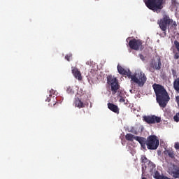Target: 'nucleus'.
<instances>
[{
	"label": "nucleus",
	"instance_id": "1",
	"mask_svg": "<svg viewBox=\"0 0 179 179\" xmlns=\"http://www.w3.org/2000/svg\"><path fill=\"white\" fill-rule=\"evenodd\" d=\"M152 87L157 97V103H159L160 107L164 108L167 106V103L170 101V96H169V93H167L164 87L159 84H154Z\"/></svg>",
	"mask_w": 179,
	"mask_h": 179
},
{
	"label": "nucleus",
	"instance_id": "2",
	"mask_svg": "<svg viewBox=\"0 0 179 179\" xmlns=\"http://www.w3.org/2000/svg\"><path fill=\"white\" fill-rule=\"evenodd\" d=\"M137 142L140 143L141 148L145 150H146V146L149 150H156L159 148V145H160V141L157 139V136L155 135L149 136L147 139L143 137H137Z\"/></svg>",
	"mask_w": 179,
	"mask_h": 179
},
{
	"label": "nucleus",
	"instance_id": "3",
	"mask_svg": "<svg viewBox=\"0 0 179 179\" xmlns=\"http://www.w3.org/2000/svg\"><path fill=\"white\" fill-rule=\"evenodd\" d=\"M157 24H159V29H161L162 31H164V33L167 31V29L170 27V24L171 29H176V27H177V22L171 19L169 15H164L162 19L157 21Z\"/></svg>",
	"mask_w": 179,
	"mask_h": 179
},
{
	"label": "nucleus",
	"instance_id": "4",
	"mask_svg": "<svg viewBox=\"0 0 179 179\" xmlns=\"http://www.w3.org/2000/svg\"><path fill=\"white\" fill-rule=\"evenodd\" d=\"M129 79H131V83L138 85L139 87H143L145 83H146V80H148L146 75H145V73L143 71H140L139 73L133 75L131 74Z\"/></svg>",
	"mask_w": 179,
	"mask_h": 179
},
{
	"label": "nucleus",
	"instance_id": "5",
	"mask_svg": "<svg viewBox=\"0 0 179 179\" xmlns=\"http://www.w3.org/2000/svg\"><path fill=\"white\" fill-rule=\"evenodd\" d=\"M145 6L151 10H159L163 9V0H144Z\"/></svg>",
	"mask_w": 179,
	"mask_h": 179
},
{
	"label": "nucleus",
	"instance_id": "6",
	"mask_svg": "<svg viewBox=\"0 0 179 179\" xmlns=\"http://www.w3.org/2000/svg\"><path fill=\"white\" fill-rule=\"evenodd\" d=\"M147 69L152 73H155V71H160L162 69V59L159 57L152 59Z\"/></svg>",
	"mask_w": 179,
	"mask_h": 179
},
{
	"label": "nucleus",
	"instance_id": "7",
	"mask_svg": "<svg viewBox=\"0 0 179 179\" xmlns=\"http://www.w3.org/2000/svg\"><path fill=\"white\" fill-rule=\"evenodd\" d=\"M107 83L111 87L112 94H115L118 89H120V84H118V80H117V78H115L111 75L108 76Z\"/></svg>",
	"mask_w": 179,
	"mask_h": 179
},
{
	"label": "nucleus",
	"instance_id": "8",
	"mask_svg": "<svg viewBox=\"0 0 179 179\" xmlns=\"http://www.w3.org/2000/svg\"><path fill=\"white\" fill-rule=\"evenodd\" d=\"M129 47L135 51L139 50L140 48L141 50H143V48H142V41L139 39L134 38L130 40L129 42Z\"/></svg>",
	"mask_w": 179,
	"mask_h": 179
},
{
	"label": "nucleus",
	"instance_id": "9",
	"mask_svg": "<svg viewBox=\"0 0 179 179\" xmlns=\"http://www.w3.org/2000/svg\"><path fill=\"white\" fill-rule=\"evenodd\" d=\"M143 121L147 124H159L162 122V117L156 115L143 116Z\"/></svg>",
	"mask_w": 179,
	"mask_h": 179
},
{
	"label": "nucleus",
	"instance_id": "10",
	"mask_svg": "<svg viewBox=\"0 0 179 179\" xmlns=\"http://www.w3.org/2000/svg\"><path fill=\"white\" fill-rule=\"evenodd\" d=\"M169 174L173 178H179V166L177 165H172L169 169Z\"/></svg>",
	"mask_w": 179,
	"mask_h": 179
},
{
	"label": "nucleus",
	"instance_id": "11",
	"mask_svg": "<svg viewBox=\"0 0 179 179\" xmlns=\"http://www.w3.org/2000/svg\"><path fill=\"white\" fill-rule=\"evenodd\" d=\"M117 71L120 75H125L129 78L131 77V72L129 70H125L122 66L117 65Z\"/></svg>",
	"mask_w": 179,
	"mask_h": 179
},
{
	"label": "nucleus",
	"instance_id": "12",
	"mask_svg": "<svg viewBox=\"0 0 179 179\" xmlns=\"http://www.w3.org/2000/svg\"><path fill=\"white\" fill-rule=\"evenodd\" d=\"M108 108H109L110 111H113V113H115V114H120V108L114 103H108Z\"/></svg>",
	"mask_w": 179,
	"mask_h": 179
},
{
	"label": "nucleus",
	"instance_id": "13",
	"mask_svg": "<svg viewBox=\"0 0 179 179\" xmlns=\"http://www.w3.org/2000/svg\"><path fill=\"white\" fill-rule=\"evenodd\" d=\"M72 73L76 79H78V80H82V73H80L77 68H72Z\"/></svg>",
	"mask_w": 179,
	"mask_h": 179
},
{
	"label": "nucleus",
	"instance_id": "14",
	"mask_svg": "<svg viewBox=\"0 0 179 179\" xmlns=\"http://www.w3.org/2000/svg\"><path fill=\"white\" fill-rule=\"evenodd\" d=\"M76 107L78 108H85L86 107V104H85L79 98L76 99Z\"/></svg>",
	"mask_w": 179,
	"mask_h": 179
},
{
	"label": "nucleus",
	"instance_id": "15",
	"mask_svg": "<svg viewBox=\"0 0 179 179\" xmlns=\"http://www.w3.org/2000/svg\"><path fill=\"white\" fill-rule=\"evenodd\" d=\"M125 138L127 141H129L130 142H134V139H135L136 141H138L137 138H142V137L135 136L132 134H126Z\"/></svg>",
	"mask_w": 179,
	"mask_h": 179
},
{
	"label": "nucleus",
	"instance_id": "16",
	"mask_svg": "<svg viewBox=\"0 0 179 179\" xmlns=\"http://www.w3.org/2000/svg\"><path fill=\"white\" fill-rule=\"evenodd\" d=\"M148 170L150 171V173H153L155 170H156V165L153 164L152 162L148 164Z\"/></svg>",
	"mask_w": 179,
	"mask_h": 179
},
{
	"label": "nucleus",
	"instance_id": "17",
	"mask_svg": "<svg viewBox=\"0 0 179 179\" xmlns=\"http://www.w3.org/2000/svg\"><path fill=\"white\" fill-rule=\"evenodd\" d=\"M173 89L179 93V77L173 81Z\"/></svg>",
	"mask_w": 179,
	"mask_h": 179
},
{
	"label": "nucleus",
	"instance_id": "18",
	"mask_svg": "<svg viewBox=\"0 0 179 179\" xmlns=\"http://www.w3.org/2000/svg\"><path fill=\"white\" fill-rule=\"evenodd\" d=\"M166 154L168 155L169 157L171 159H176V153L173 150H168L166 151Z\"/></svg>",
	"mask_w": 179,
	"mask_h": 179
},
{
	"label": "nucleus",
	"instance_id": "19",
	"mask_svg": "<svg viewBox=\"0 0 179 179\" xmlns=\"http://www.w3.org/2000/svg\"><path fill=\"white\" fill-rule=\"evenodd\" d=\"M141 163H144V164H145V163L148 164L150 162H151L150 160L148 159V158L145 155L141 156Z\"/></svg>",
	"mask_w": 179,
	"mask_h": 179
},
{
	"label": "nucleus",
	"instance_id": "20",
	"mask_svg": "<svg viewBox=\"0 0 179 179\" xmlns=\"http://www.w3.org/2000/svg\"><path fill=\"white\" fill-rule=\"evenodd\" d=\"M66 92L69 94H73V93H75L73 89L71 87H66Z\"/></svg>",
	"mask_w": 179,
	"mask_h": 179
},
{
	"label": "nucleus",
	"instance_id": "21",
	"mask_svg": "<svg viewBox=\"0 0 179 179\" xmlns=\"http://www.w3.org/2000/svg\"><path fill=\"white\" fill-rule=\"evenodd\" d=\"M148 169V166L142 165V176L143 177L145 174H146V169Z\"/></svg>",
	"mask_w": 179,
	"mask_h": 179
},
{
	"label": "nucleus",
	"instance_id": "22",
	"mask_svg": "<svg viewBox=\"0 0 179 179\" xmlns=\"http://www.w3.org/2000/svg\"><path fill=\"white\" fill-rule=\"evenodd\" d=\"M174 59H179V53L177 51H173Z\"/></svg>",
	"mask_w": 179,
	"mask_h": 179
},
{
	"label": "nucleus",
	"instance_id": "23",
	"mask_svg": "<svg viewBox=\"0 0 179 179\" xmlns=\"http://www.w3.org/2000/svg\"><path fill=\"white\" fill-rule=\"evenodd\" d=\"M174 45H175L178 52H179V42H178V41H174Z\"/></svg>",
	"mask_w": 179,
	"mask_h": 179
},
{
	"label": "nucleus",
	"instance_id": "24",
	"mask_svg": "<svg viewBox=\"0 0 179 179\" xmlns=\"http://www.w3.org/2000/svg\"><path fill=\"white\" fill-rule=\"evenodd\" d=\"M72 59V54H69L65 56V59L69 62L71 59Z\"/></svg>",
	"mask_w": 179,
	"mask_h": 179
},
{
	"label": "nucleus",
	"instance_id": "25",
	"mask_svg": "<svg viewBox=\"0 0 179 179\" xmlns=\"http://www.w3.org/2000/svg\"><path fill=\"white\" fill-rule=\"evenodd\" d=\"M173 120L176 122H178L179 121V113H176V115L173 117Z\"/></svg>",
	"mask_w": 179,
	"mask_h": 179
},
{
	"label": "nucleus",
	"instance_id": "26",
	"mask_svg": "<svg viewBox=\"0 0 179 179\" xmlns=\"http://www.w3.org/2000/svg\"><path fill=\"white\" fill-rule=\"evenodd\" d=\"M57 91L54 90L53 89L50 90V95L49 96H52V94H56Z\"/></svg>",
	"mask_w": 179,
	"mask_h": 179
},
{
	"label": "nucleus",
	"instance_id": "27",
	"mask_svg": "<svg viewBox=\"0 0 179 179\" xmlns=\"http://www.w3.org/2000/svg\"><path fill=\"white\" fill-rule=\"evenodd\" d=\"M174 148L176 149V150H179V143H176Z\"/></svg>",
	"mask_w": 179,
	"mask_h": 179
},
{
	"label": "nucleus",
	"instance_id": "28",
	"mask_svg": "<svg viewBox=\"0 0 179 179\" xmlns=\"http://www.w3.org/2000/svg\"><path fill=\"white\" fill-rule=\"evenodd\" d=\"M139 57H140V59H141L142 61H145V56H143V55L140 54Z\"/></svg>",
	"mask_w": 179,
	"mask_h": 179
},
{
	"label": "nucleus",
	"instance_id": "29",
	"mask_svg": "<svg viewBox=\"0 0 179 179\" xmlns=\"http://www.w3.org/2000/svg\"><path fill=\"white\" fill-rule=\"evenodd\" d=\"M172 75L173 76H177V71H176L174 69H172Z\"/></svg>",
	"mask_w": 179,
	"mask_h": 179
},
{
	"label": "nucleus",
	"instance_id": "30",
	"mask_svg": "<svg viewBox=\"0 0 179 179\" xmlns=\"http://www.w3.org/2000/svg\"><path fill=\"white\" fill-rule=\"evenodd\" d=\"M120 103H125V99H124V98H120Z\"/></svg>",
	"mask_w": 179,
	"mask_h": 179
},
{
	"label": "nucleus",
	"instance_id": "31",
	"mask_svg": "<svg viewBox=\"0 0 179 179\" xmlns=\"http://www.w3.org/2000/svg\"><path fill=\"white\" fill-rule=\"evenodd\" d=\"M50 100H51V99L48 98V99L45 100V101H50Z\"/></svg>",
	"mask_w": 179,
	"mask_h": 179
},
{
	"label": "nucleus",
	"instance_id": "32",
	"mask_svg": "<svg viewBox=\"0 0 179 179\" xmlns=\"http://www.w3.org/2000/svg\"><path fill=\"white\" fill-rule=\"evenodd\" d=\"M95 1H99V0H95Z\"/></svg>",
	"mask_w": 179,
	"mask_h": 179
},
{
	"label": "nucleus",
	"instance_id": "33",
	"mask_svg": "<svg viewBox=\"0 0 179 179\" xmlns=\"http://www.w3.org/2000/svg\"><path fill=\"white\" fill-rule=\"evenodd\" d=\"M178 64H179V62H178Z\"/></svg>",
	"mask_w": 179,
	"mask_h": 179
}]
</instances>
